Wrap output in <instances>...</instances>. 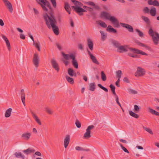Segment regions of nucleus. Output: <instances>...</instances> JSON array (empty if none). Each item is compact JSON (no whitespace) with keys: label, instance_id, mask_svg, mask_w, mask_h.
Returning a JSON list of instances; mask_svg holds the SVG:
<instances>
[{"label":"nucleus","instance_id":"nucleus-1","mask_svg":"<svg viewBox=\"0 0 159 159\" xmlns=\"http://www.w3.org/2000/svg\"><path fill=\"white\" fill-rule=\"evenodd\" d=\"M39 4L40 5L43 10L47 11L48 9L46 7L47 6L51 11L49 13L50 16H49L47 13L43 15V18L46 22V24L48 28H51V26L53 32L56 35H58L59 34V29L56 25V22L54 16L52 12V8L49 2L47 0H36Z\"/></svg>","mask_w":159,"mask_h":159},{"label":"nucleus","instance_id":"nucleus-2","mask_svg":"<svg viewBox=\"0 0 159 159\" xmlns=\"http://www.w3.org/2000/svg\"><path fill=\"white\" fill-rule=\"evenodd\" d=\"M100 16L101 18H104L107 20H110L116 28L120 27V24L122 27L127 29L129 32H133V28L131 25L123 23H119V21L117 18L114 16H111L110 14L106 11L102 12L100 14Z\"/></svg>","mask_w":159,"mask_h":159},{"label":"nucleus","instance_id":"nucleus-3","mask_svg":"<svg viewBox=\"0 0 159 159\" xmlns=\"http://www.w3.org/2000/svg\"><path fill=\"white\" fill-rule=\"evenodd\" d=\"M148 34L152 36L154 43L157 45L159 41V34L157 32H154L152 28H150L148 31Z\"/></svg>","mask_w":159,"mask_h":159},{"label":"nucleus","instance_id":"nucleus-4","mask_svg":"<svg viewBox=\"0 0 159 159\" xmlns=\"http://www.w3.org/2000/svg\"><path fill=\"white\" fill-rule=\"evenodd\" d=\"M94 128V126L93 125H89L88 127L86 130V132L84 135V139H88L91 137V130Z\"/></svg>","mask_w":159,"mask_h":159},{"label":"nucleus","instance_id":"nucleus-5","mask_svg":"<svg viewBox=\"0 0 159 159\" xmlns=\"http://www.w3.org/2000/svg\"><path fill=\"white\" fill-rule=\"evenodd\" d=\"M72 8L74 11L78 13L80 16H82L83 15L82 12H86V10L83 9L79 6H73L72 7Z\"/></svg>","mask_w":159,"mask_h":159},{"label":"nucleus","instance_id":"nucleus-6","mask_svg":"<svg viewBox=\"0 0 159 159\" xmlns=\"http://www.w3.org/2000/svg\"><path fill=\"white\" fill-rule=\"evenodd\" d=\"M33 61L35 66L37 67L39 66V58L38 54L35 53L34 54Z\"/></svg>","mask_w":159,"mask_h":159},{"label":"nucleus","instance_id":"nucleus-7","mask_svg":"<svg viewBox=\"0 0 159 159\" xmlns=\"http://www.w3.org/2000/svg\"><path fill=\"white\" fill-rule=\"evenodd\" d=\"M145 74L144 70L140 67H138V69L135 73V76L136 77L141 76Z\"/></svg>","mask_w":159,"mask_h":159},{"label":"nucleus","instance_id":"nucleus-8","mask_svg":"<svg viewBox=\"0 0 159 159\" xmlns=\"http://www.w3.org/2000/svg\"><path fill=\"white\" fill-rule=\"evenodd\" d=\"M51 63L52 68L57 70V72H58L59 70V65L56 61L54 59H52L51 60Z\"/></svg>","mask_w":159,"mask_h":159},{"label":"nucleus","instance_id":"nucleus-9","mask_svg":"<svg viewBox=\"0 0 159 159\" xmlns=\"http://www.w3.org/2000/svg\"><path fill=\"white\" fill-rule=\"evenodd\" d=\"M129 49H130L131 51H132L133 52L137 53V54H142L143 55H144L146 56H148V54L143 52L142 51L136 48H129Z\"/></svg>","mask_w":159,"mask_h":159},{"label":"nucleus","instance_id":"nucleus-10","mask_svg":"<svg viewBox=\"0 0 159 159\" xmlns=\"http://www.w3.org/2000/svg\"><path fill=\"white\" fill-rule=\"evenodd\" d=\"M87 50L88 54L90 56V58L92 60V61L93 62L96 64L99 65V62L97 60L96 57L91 53L90 52L89 50L88 49H87Z\"/></svg>","mask_w":159,"mask_h":159},{"label":"nucleus","instance_id":"nucleus-11","mask_svg":"<svg viewBox=\"0 0 159 159\" xmlns=\"http://www.w3.org/2000/svg\"><path fill=\"white\" fill-rule=\"evenodd\" d=\"M135 42L138 45L143 47H144L146 49L150 51H152V49L151 47L146 45L142 43H141L138 40H136Z\"/></svg>","mask_w":159,"mask_h":159},{"label":"nucleus","instance_id":"nucleus-12","mask_svg":"<svg viewBox=\"0 0 159 159\" xmlns=\"http://www.w3.org/2000/svg\"><path fill=\"white\" fill-rule=\"evenodd\" d=\"M30 111L34 118L36 121V122L39 125H41L42 124L41 122L40 121V120L39 119L38 116L34 113V112L32 110H30Z\"/></svg>","mask_w":159,"mask_h":159},{"label":"nucleus","instance_id":"nucleus-13","mask_svg":"<svg viewBox=\"0 0 159 159\" xmlns=\"http://www.w3.org/2000/svg\"><path fill=\"white\" fill-rule=\"evenodd\" d=\"M70 135H67L66 136L65 138L64 139V147L65 148H66L68 146L70 141Z\"/></svg>","mask_w":159,"mask_h":159},{"label":"nucleus","instance_id":"nucleus-14","mask_svg":"<svg viewBox=\"0 0 159 159\" xmlns=\"http://www.w3.org/2000/svg\"><path fill=\"white\" fill-rule=\"evenodd\" d=\"M148 4L149 5H152L153 6L158 7L159 6V2L157 0H148Z\"/></svg>","mask_w":159,"mask_h":159},{"label":"nucleus","instance_id":"nucleus-15","mask_svg":"<svg viewBox=\"0 0 159 159\" xmlns=\"http://www.w3.org/2000/svg\"><path fill=\"white\" fill-rule=\"evenodd\" d=\"M71 57H72V63L73 66L76 69L78 68V64L77 61L75 59V56H71Z\"/></svg>","mask_w":159,"mask_h":159},{"label":"nucleus","instance_id":"nucleus-16","mask_svg":"<svg viewBox=\"0 0 159 159\" xmlns=\"http://www.w3.org/2000/svg\"><path fill=\"white\" fill-rule=\"evenodd\" d=\"M117 51L119 52L123 53L127 52L128 49L125 46H120L117 49Z\"/></svg>","mask_w":159,"mask_h":159},{"label":"nucleus","instance_id":"nucleus-17","mask_svg":"<svg viewBox=\"0 0 159 159\" xmlns=\"http://www.w3.org/2000/svg\"><path fill=\"white\" fill-rule=\"evenodd\" d=\"M31 136V134L30 133L26 132L23 134L21 136L22 138L26 140H28Z\"/></svg>","mask_w":159,"mask_h":159},{"label":"nucleus","instance_id":"nucleus-18","mask_svg":"<svg viewBox=\"0 0 159 159\" xmlns=\"http://www.w3.org/2000/svg\"><path fill=\"white\" fill-rule=\"evenodd\" d=\"M21 98L23 105L25 106V95L23 89H21Z\"/></svg>","mask_w":159,"mask_h":159},{"label":"nucleus","instance_id":"nucleus-19","mask_svg":"<svg viewBox=\"0 0 159 159\" xmlns=\"http://www.w3.org/2000/svg\"><path fill=\"white\" fill-rule=\"evenodd\" d=\"M88 45L89 49L92 51L93 48V43L91 39H87Z\"/></svg>","mask_w":159,"mask_h":159},{"label":"nucleus","instance_id":"nucleus-20","mask_svg":"<svg viewBox=\"0 0 159 159\" xmlns=\"http://www.w3.org/2000/svg\"><path fill=\"white\" fill-rule=\"evenodd\" d=\"M106 30L108 32H112L114 33H117L116 30L112 27L110 25H109L108 26L107 28L106 29Z\"/></svg>","mask_w":159,"mask_h":159},{"label":"nucleus","instance_id":"nucleus-21","mask_svg":"<svg viewBox=\"0 0 159 159\" xmlns=\"http://www.w3.org/2000/svg\"><path fill=\"white\" fill-rule=\"evenodd\" d=\"M64 8L65 10L69 14H70V11L71 9L68 2H65V3Z\"/></svg>","mask_w":159,"mask_h":159},{"label":"nucleus","instance_id":"nucleus-22","mask_svg":"<svg viewBox=\"0 0 159 159\" xmlns=\"http://www.w3.org/2000/svg\"><path fill=\"white\" fill-rule=\"evenodd\" d=\"M9 10L11 12H12L13 11V8L11 2L9 1L5 4Z\"/></svg>","mask_w":159,"mask_h":159},{"label":"nucleus","instance_id":"nucleus-23","mask_svg":"<svg viewBox=\"0 0 159 159\" xmlns=\"http://www.w3.org/2000/svg\"><path fill=\"white\" fill-rule=\"evenodd\" d=\"M61 54L64 57V58L66 60H69L70 58L72 59L71 56H75V55L73 54H71L70 55H69V54H66L62 52H61Z\"/></svg>","mask_w":159,"mask_h":159},{"label":"nucleus","instance_id":"nucleus-24","mask_svg":"<svg viewBox=\"0 0 159 159\" xmlns=\"http://www.w3.org/2000/svg\"><path fill=\"white\" fill-rule=\"evenodd\" d=\"M96 88V85L94 82L91 83L89 84V90L92 91L95 90Z\"/></svg>","mask_w":159,"mask_h":159},{"label":"nucleus","instance_id":"nucleus-25","mask_svg":"<svg viewBox=\"0 0 159 159\" xmlns=\"http://www.w3.org/2000/svg\"><path fill=\"white\" fill-rule=\"evenodd\" d=\"M148 110L152 114L159 116V112L156 111L150 107H148Z\"/></svg>","mask_w":159,"mask_h":159},{"label":"nucleus","instance_id":"nucleus-26","mask_svg":"<svg viewBox=\"0 0 159 159\" xmlns=\"http://www.w3.org/2000/svg\"><path fill=\"white\" fill-rule=\"evenodd\" d=\"M151 15L152 16H155L156 14V9L154 7H152L149 11Z\"/></svg>","mask_w":159,"mask_h":159},{"label":"nucleus","instance_id":"nucleus-27","mask_svg":"<svg viewBox=\"0 0 159 159\" xmlns=\"http://www.w3.org/2000/svg\"><path fill=\"white\" fill-rule=\"evenodd\" d=\"M11 111L12 109L11 108H9L6 111L5 115L6 117H9L10 116Z\"/></svg>","mask_w":159,"mask_h":159},{"label":"nucleus","instance_id":"nucleus-28","mask_svg":"<svg viewBox=\"0 0 159 159\" xmlns=\"http://www.w3.org/2000/svg\"><path fill=\"white\" fill-rule=\"evenodd\" d=\"M15 155L16 157H21L23 159L25 158V156L22 154L20 152H16L15 153Z\"/></svg>","mask_w":159,"mask_h":159},{"label":"nucleus","instance_id":"nucleus-29","mask_svg":"<svg viewBox=\"0 0 159 159\" xmlns=\"http://www.w3.org/2000/svg\"><path fill=\"white\" fill-rule=\"evenodd\" d=\"M129 115L132 117L136 118H138L139 117V116L135 113H134L133 111H129Z\"/></svg>","mask_w":159,"mask_h":159},{"label":"nucleus","instance_id":"nucleus-30","mask_svg":"<svg viewBox=\"0 0 159 159\" xmlns=\"http://www.w3.org/2000/svg\"><path fill=\"white\" fill-rule=\"evenodd\" d=\"M66 78L67 81L71 84H73L74 83V81L73 79L68 76H66Z\"/></svg>","mask_w":159,"mask_h":159},{"label":"nucleus","instance_id":"nucleus-31","mask_svg":"<svg viewBox=\"0 0 159 159\" xmlns=\"http://www.w3.org/2000/svg\"><path fill=\"white\" fill-rule=\"evenodd\" d=\"M75 149L77 151H85L87 152L89 151H90V149H84L83 148L80 146H76L75 147Z\"/></svg>","mask_w":159,"mask_h":159},{"label":"nucleus","instance_id":"nucleus-32","mask_svg":"<svg viewBox=\"0 0 159 159\" xmlns=\"http://www.w3.org/2000/svg\"><path fill=\"white\" fill-rule=\"evenodd\" d=\"M112 43L113 44L114 46L116 48H118L120 46V43L119 42L114 40L112 41Z\"/></svg>","mask_w":159,"mask_h":159},{"label":"nucleus","instance_id":"nucleus-33","mask_svg":"<svg viewBox=\"0 0 159 159\" xmlns=\"http://www.w3.org/2000/svg\"><path fill=\"white\" fill-rule=\"evenodd\" d=\"M98 24L103 28H106L107 26V25L105 22L101 20H99L98 22Z\"/></svg>","mask_w":159,"mask_h":159},{"label":"nucleus","instance_id":"nucleus-34","mask_svg":"<svg viewBox=\"0 0 159 159\" xmlns=\"http://www.w3.org/2000/svg\"><path fill=\"white\" fill-rule=\"evenodd\" d=\"M67 71L68 74L70 76L72 77L73 76V74L75 72L71 68H69Z\"/></svg>","mask_w":159,"mask_h":159},{"label":"nucleus","instance_id":"nucleus-35","mask_svg":"<svg viewBox=\"0 0 159 159\" xmlns=\"http://www.w3.org/2000/svg\"><path fill=\"white\" fill-rule=\"evenodd\" d=\"M142 19L147 24H149L150 21L149 19L147 17L142 16H141Z\"/></svg>","mask_w":159,"mask_h":159},{"label":"nucleus","instance_id":"nucleus-36","mask_svg":"<svg viewBox=\"0 0 159 159\" xmlns=\"http://www.w3.org/2000/svg\"><path fill=\"white\" fill-rule=\"evenodd\" d=\"M33 44L35 45V48L38 49V51H40V47L39 42L35 43L34 42Z\"/></svg>","mask_w":159,"mask_h":159},{"label":"nucleus","instance_id":"nucleus-37","mask_svg":"<svg viewBox=\"0 0 159 159\" xmlns=\"http://www.w3.org/2000/svg\"><path fill=\"white\" fill-rule=\"evenodd\" d=\"M100 33L101 34L102 40V41H104L107 38L106 35L105 34L104 32L102 31H100Z\"/></svg>","mask_w":159,"mask_h":159},{"label":"nucleus","instance_id":"nucleus-38","mask_svg":"<svg viewBox=\"0 0 159 159\" xmlns=\"http://www.w3.org/2000/svg\"><path fill=\"white\" fill-rule=\"evenodd\" d=\"M34 151H33V150H31L30 148H28L26 150H24L23 151V152L27 155L29 153L34 152Z\"/></svg>","mask_w":159,"mask_h":159},{"label":"nucleus","instance_id":"nucleus-39","mask_svg":"<svg viewBox=\"0 0 159 159\" xmlns=\"http://www.w3.org/2000/svg\"><path fill=\"white\" fill-rule=\"evenodd\" d=\"M143 128L146 131L148 132L149 133H150L151 134H153V133L152 130L150 129L149 128H147L146 127H145L144 126H143Z\"/></svg>","mask_w":159,"mask_h":159},{"label":"nucleus","instance_id":"nucleus-40","mask_svg":"<svg viewBox=\"0 0 159 159\" xmlns=\"http://www.w3.org/2000/svg\"><path fill=\"white\" fill-rule=\"evenodd\" d=\"M101 78L103 81H105L107 80L106 75L103 71L101 72Z\"/></svg>","mask_w":159,"mask_h":159},{"label":"nucleus","instance_id":"nucleus-41","mask_svg":"<svg viewBox=\"0 0 159 159\" xmlns=\"http://www.w3.org/2000/svg\"><path fill=\"white\" fill-rule=\"evenodd\" d=\"M140 107H139L137 105H134V111L135 113H138L140 110Z\"/></svg>","mask_w":159,"mask_h":159},{"label":"nucleus","instance_id":"nucleus-42","mask_svg":"<svg viewBox=\"0 0 159 159\" xmlns=\"http://www.w3.org/2000/svg\"><path fill=\"white\" fill-rule=\"evenodd\" d=\"M122 72L121 70H118L116 72V77L119 79H120L121 77Z\"/></svg>","mask_w":159,"mask_h":159},{"label":"nucleus","instance_id":"nucleus-43","mask_svg":"<svg viewBox=\"0 0 159 159\" xmlns=\"http://www.w3.org/2000/svg\"><path fill=\"white\" fill-rule=\"evenodd\" d=\"M5 41L6 42V45L8 50L9 51H10L11 50V45L9 40L8 39H7L6 41Z\"/></svg>","mask_w":159,"mask_h":159},{"label":"nucleus","instance_id":"nucleus-44","mask_svg":"<svg viewBox=\"0 0 159 159\" xmlns=\"http://www.w3.org/2000/svg\"><path fill=\"white\" fill-rule=\"evenodd\" d=\"M98 86L100 87L101 89L104 90L106 92H107L108 91V89L102 86L101 84H98Z\"/></svg>","mask_w":159,"mask_h":159},{"label":"nucleus","instance_id":"nucleus-45","mask_svg":"<svg viewBox=\"0 0 159 159\" xmlns=\"http://www.w3.org/2000/svg\"><path fill=\"white\" fill-rule=\"evenodd\" d=\"M120 145L121 149L124 151V152L128 153H129V152L128 150L125 147L123 146L121 144H120Z\"/></svg>","mask_w":159,"mask_h":159},{"label":"nucleus","instance_id":"nucleus-46","mask_svg":"<svg viewBox=\"0 0 159 159\" xmlns=\"http://www.w3.org/2000/svg\"><path fill=\"white\" fill-rule=\"evenodd\" d=\"M135 30L136 32L138 33L140 37H143L144 34L143 32H141L138 29H136Z\"/></svg>","mask_w":159,"mask_h":159},{"label":"nucleus","instance_id":"nucleus-47","mask_svg":"<svg viewBox=\"0 0 159 159\" xmlns=\"http://www.w3.org/2000/svg\"><path fill=\"white\" fill-rule=\"evenodd\" d=\"M129 92L132 94H136L138 92L135 90H134L133 89H128Z\"/></svg>","mask_w":159,"mask_h":159},{"label":"nucleus","instance_id":"nucleus-48","mask_svg":"<svg viewBox=\"0 0 159 159\" xmlns=\"http://www.w3.org/2000/svg\"><path fill=\"white\" fill-rule=\"evenodd\" d=\"M75 125L78 128H80L81 127V124L80 122L78 120H76L75 121Z\"/></svg>","mask_w":159,"mask_h":159},{"label":"nucleus","instance_id":"nucleus-49","mask_svg":"<svg viewBox=\"0 0 159 159\" xmlns=\"http://www.w3.org/2000/svg\"><path fill=\"white\" fill-rule=\"evenodd\" d=\"M45 111L47 112L50 115L52 114L53 113L52 110L47 107L45 108Z\"/></svg>","mask_w":159,"mask_h":159},{"label":"nucleus","instance_id":"nucleus-50","mask_svg":"<svg viewBox=\"0 0 159 159\" xmlns=\"http://www.w3.org/2000/svg\"><path fill=\"white\" fill-rule=\"evenodd\" d=\"M116 98V103L121 108V109H122V111H124V110L122 108L121 104L120 103V102L119 101V98L118 96L116 97H115Z\"/></svg>","mask_w":159,"mask_h":159},{"label":"nucleus","instance_id":"nucleus-51","mask_svg":"<svg viewBox=\"0 0 159 159\" xmlns=\"http://www.w3.org/2000/svg\"><path fill=\"white\" fill-rule=\"evenodd\" d=\"M52 3L53 6L54 8H56L57 6V3L56 0H50Z\"/></svg>","mask_w":159,"mask_h":159},{"label":"nucleus","instance_id":"nucleus-52","mask_svg":"<svg viewBox=\"0 0 159 159\" xmlns=\"http://www.w3.org/2000/svg\"><path fill=\"white\" fill-rule=\"evenodd\" d=\"M143 11L145 13H148L149 12V9L148 7H145Z\"/></svg>","mask_w":159,"mask_h":159},{"label":"nucleus","instance_id":"nucleus-53","mask_svg":"<svg viewBox=\"0 0 159 159\" xmlns=\"http://www.w3.org/2000/svg\"><path fill=\"white\" fill-rule=\"evenodd\" d=\"M128 55L129 56L133 57V58H136L138 57V56L137 55H133L131 53H129L128 54Z\"/></svg>","mask_w":159,"mask_h":159},{"label":"nucleus","instance_id":"nucleus-54","mask_svg":"<svg viewBox=\"0 0 159 159\" xmlns=\"http://www.w3.org/2000/svg\"><path fill=\"white\" fill-rule=\"evenodd\" d=\"M70 25L71 27H73L74 26V23L72 19L71 18H70Z\"/></svg>","mask_w":159,"mask_h":159},{"label":"nucleus","instance_id":"nucleus-55","mask_svg":"<svg viewBox=\"0 0 159 159\" xmlns=\"http://www.w3.org/2000/svg\"><path fill=\"white\" fill-rule=\"evenodd\" d=\"M109 87H110L111 88V91H113L114 90H115V86L114 85H113L112 84H111L110 85Z\"/></svg>","mask_w":159,"mask_h":159},{"label":"nucleus","instance_id":"nucleus-56","mask_svg":"<svg viewBox=\"0 0 159 159\" xmlns=\"http://www.w3.org/2000/svg\"><path fill=\"white\" fill-rule=\"evenodd\" d=\"M87 4L89 5L92 6H94L95 5V3L92 2H91V1L88 2H87Z\"/></svg>","mask_w":159,"mask_h":159},{"label":"nucleus","instance_id":"nucleus-57","mask_svg":"<svg viewBox=\"0 0 159 159\" xmlns=\"http://www.w3.org/2000/svg\"><path fill=\"white\" fill-rule=\"evenodd\" d=\"M123 81L126 83H129V81L127 77H125L124 78Z\"/></svg>","mask_w":159,"mask_h":159},{"label":"nucleus","instance_id":"nucleus-58","mask_svg":"<svg viewBox=\"0 0 159 159\" xmlns=\"http://www.w3.org/2000/svg\"><path fill=\"white\" fill-rule=\"evenodd\" d=\"M120 81V79H118L117 80L116 82V85L118 87H120L119 83Z\"/></svg>","mask_w":159,"mask_h":159},{"label":"nucleus","instance_id":"nucleus-59","mask_svg":"<svg viewBox=\"0 0 159 159\" xmlns=\"http://www.w3.org/2000/svg\"><path fill=\"white\" fill-rule=\"evenodd\" d=\"M56 46L57 48L59 49L60 50H61V46L58 43H57L56 44Z\"/></svg>","mask_w":159,"mask_h":159},{"label":"nucleus","instance_id":"nucleus-60","mask_svg":"<svg viewBox=\"0 0 159 159\" xmlns=\"http://www.w3.org/2000/svg\"><path fill=\"white\" fill-rule=\"evenodd\" d=\"M78 48L81 50H83V45L81 44H78Z\"/></svg>","mask_w":159,"mask_h":159},{"label":"nucleus","instance_id":"nucleus-61","mask_svg":"<svg viewBox=\"0 0 159 159\" xmlns=\"http://www.w3.org/2000/svg\"><path fill=\"white\" fill-rule=\"evenodd\" d=\"M20 37L21 39H25V36L23 34H20Z\"/></svg>","mask_w":159,"mask_h":159},{"label":"nucleus","instance_id":"nucleus-62","mask_svg":"<svg viewBox=\"0 0 159 159\" xmlns=\"http://www.w3.org/2000/svg\"><path fill=\"white\" fill-rule=\"evenodd\" d=\"M71 2H73L74 4L76 6L77 4V3H79V1L75 0H71Z\"/></svg>","mask_w":159,"mask_h":159},{"label":"nucleus","instance_id":"nucleus-63","mask_svg":"<svg viewBox=\"0 0 159 159\" xmlns=\"http://www.w3.org/2000/svg\"><path fill=\"white\" fill-rule=\"evenodd\" d=\"M33 10L35 14L37 15L39 14V12L37 10L34 8Z\"/></svg>","mask_w":159,"mask_h":159},{"label":"nucleus","instance_id":"nucleus-64","mask_svg":"<svg viewBox=\"0 0 159 159\" xmlns=\"http://www.w3.org/2000/svg\"><path fill=\"white\" fill-rule=\"evenodd\" d=\"M2 37L3 38V39L5 41H6L7 39H8L4 35L2 34Z\"/></svg>","mask_w":159,"mask_h":159}]
</instances>
